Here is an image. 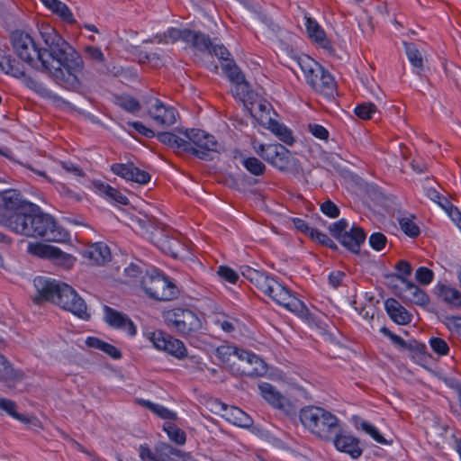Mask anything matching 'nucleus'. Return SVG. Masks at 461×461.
<instances>
[{"label": "nucleus", "mask_w": 461, "mask_h": 461, "mask_svg": "<svg viewBox=\"0 0 461 461\" xmlns=\"http://www.w3.org/2000/svg\"><path fill=\"white\" fill-rule=\"evenodd\" d=\"M312 240L317 241L322 246L330 248L334 251L338 250L337 244L327 234L320 231L319 230L314 231V235L313 238H312Z\"/></svg>", "instance_id": "69168bd1"}, {"label": "nucleus", "mask_w": 461, "mask_h": 461, "mask_svg": "<svg viewBox=\"0 0 461 461\" xmlns=\"http://www.w3.org/2000/svg\"><path fill=\"white\" fill-rule=\"evenodd\" d=\"M10 42L19 59L35 70L51 74L53 66L46 58V51L36 43L31 34L23 30H14L10 34Z\"/></svg>", "instance_id": "20e7f679"}, {"label": "nucleus", "mask_w": 461, "mask_h": 461, "mask_svg": "<svg viewBox=\"0 0 461 461\" xmlns=\"http://www.w3.org/2000/svg\"><path fill=\"white\" fill-rule=\"evenodd\" d=\"M148 114L159 125L171 126L176 122L177 111L166 105L160 99L150 97L148 102Z\"/></svg>", "instance_id": "a211bd4d"}, {"label": "nucleus", "mask_w": 461, "mask_h": 461, "mask_svg": "<svg viewBox=\"0 0 461 461\" xmlns=\"http://www.w3.org/2000/svg\"><path fill=\"white\" fill-rule=\"evenodd\" d=\"M270 130L278 139L287 145H293L294 139L293 131L285 124L279 123L277 121L270 120Z\"/></svg>", "instance_id": "58836bf2"}, {"label": "nucleus", "mask_w": 461, "mask_h": 461, "mask_svg": "<svg viewBox=\"0 0 461 461\" xmlns=\"http://www.w3.org/2000/svg\"><path fill=\"white\" fill-rule=\"evenodd\" d=\"M33 285L38 294L35 298L37 303L42 301L51 302L84 321L90 319L91 315L87 312L84 299L68 284L45 276H37L33 280Z\"/></svg>", "instance_id": "7ed1b4c3"}, {"label": "nucleus", "mask_w": 461, "mask_h": 461, "mask_svg": "<svg viewBox=\"0 0 461 461\" xmlns=\"http://www.w3.org/2000/svg\"><path fill=\"white\" fill-rule=\"evenodd\" d=\"M140 457L142 461H167L166 458L158 457V455L153 453L148 444L140 446Z\"/></svg>", "instance_id": "774afa93"}, {"label": "nucleus", "mask_w": 461, "mask_h": 461, "mask_svg": "<svg viewBox=\"0 0 461 461\" xmlns=\"http://www.w3.org/2000/svg\"><path fill=\"white\" fill-rule=\"evenodd\" d=\"M330 441L339 452L347 454L353 459H358L363 454L364 448L360 439L344 431L341 424Z\"/></svg>", "instance_id": "dca6fc26"}, {"label": "nucleus", "mask_w": 461, "mask_h": 461, "mask_svg": "<svg viewBox=\"0 0 461 461\" xmlns=\"http://www.w3.org/2000/svg\"><path fill=\"white\" fill-rule=\"evenodd\" d=\"M180 132L186 138L185 153L210 161L213 158L212 154L218 152L219 143L213 135L194 128L185 129Z\"/></svg>", "instance_id": "9d476101"}, {"label": "nucleus", "mask_w": 461, "mask_h": 461, "mask_svg": "<svg viewBox=\"0 0 461 461\" xmlns=\"http://www.w3.org/2000/svg\"><path fill=\"white\" fill-rule=\"evenodd\" d=\"M95 186L106 200L122 205H127L129 203V199L118 189L111 186L110 185L99 181L95 184Z\"/></svg>", "instance_id": "473e14b6"}, {"label": "nucleus", "mask_w": 461, "mask_h": 461, "mask_svg": "<svg viewBox=\"0 0 461 461\" xmlns=\"http://www.w3.org/2000/svg\"><path fill=\"white\" fill-rule=\"evenodd\" d=\"M431 350L438 357L447 356L449 354V346L445 339L439 337H431L429 339Z\"/></svg>", "instance_id": "8fccbe9b"}, {"label": "nucleus", "mask_w": 461, "mask_h": 461, "mask_svg": "<svg viewBox=\"0 0 461 461\" xmlns=\"http://www.w3.org/2000/svg\"><path fill=\"white\" fill-rule=\"evenodd\" d=\"M284 146L282 144H260L258 149H256V152L268 164H272V161L276 158L279 154L280 149H282Z\"/></svg>", "instance_id": "c03bdc74"}, {"label": "nucleus", "mask_w": 461, "mask_h": 461, "mask_svg": "<svg viewBox=\"0 0 461 461\" xmlns=\"http://www.w3.org/2000/svg\"><path fill=\"white\" fill-rule=\"evenodd\" d=\"M187 39L188 41H186V44L202 53H208L210 49H212V42L210 36L200 31H193L189 29V35Z\"/></svg>", "instance_id": "7c9ffc66"}, {"label": "nucleus", "mask_w": 461, "mask_h": 461, "mask_svg": "<svg viewBox=\"0 0 461 461\" xmlns=\"http://www.w3.org/2000/svg\"><path fill=\"white\" fill-rule=\"evenodd\" d=\"M236 352H237L236 347L229 346V345H222L216 348L215 355L223 363H228L230 361L231 357L236 356Z\"/></svg>", "instance_id": "6e6d98bb"}, {"label": "nucleus", "mask_w": 461, "mask_h": 461, "mask_svg": "<svg viewBox=\"0 0 461 461\" xmlns=\"http://www.w3.org/2000/svg\"><path fill=\"white\" fill-rule=\"evenodd\" d=\"M15 63L17 64V67L21 68L23 70V75L15 77L23 78V83L26 87H28L29 89H31L38 94H41L45 90L44 86L41 82L34 79L33 77L27 76L25 73L24 67L23 65H21V63L19 61H17L16 59H15Z\"/></svg>", "instance_id": "de8ad7c7"}, {"label": "nucleus", "mask_w": 461, "mask_h": 461, "mask_svg": "<svg viewBox=\"0 0 461 461\" xmlns=\"http://www.w3.org/2000/svg\"><path fill=\"white\" fill-rule=\"evenodd\" d=\"M217 274L222 280L230 284H236L239 280L238 273L228 266H220Z\"/></svg>", "instance_id": "052dcab7"}, {"label": "nucleus", "mask_w": 461, "mask_h": 461, "mask_svg": "<svg viewBox=\"0 0 461 461\" xmlns=\"http://www.w3.org/2000/svg\"><path fill=\"white\" fill-rule=\"evenodd\" d=\"M140 285L146 295L156 301H172L176 299L180 294L176 285L158 269L148 271L142 276Z\"/></svg>", "instance_id": "1a4fd4ad"}, {"label": "nucleus", "mask_w": 461, "mask_h": 461, "mask_svg": "<svg viewBox=\"0 0 461 461\" xmlns=\"http://www.w3.org/2000/svg\"><path fill=\"white\" fill-rule=\"evenodd\" d=\"M235 357L247 365L238 366L236 369L232 368V371L236 372L237 375L248 377H258L266 374L267 367L265 362L253 352L237 348Z\"/></svg>", "instance_id": "2eb2a0df"}, {"label": "nucleus", "mask_w": 461, "mask_h": 461, "mask_svg": "<svg viewBox=\"0 0 461 461\" xmlns=\"http://www.w3.org/2000/svg\"><path fill=\"white\" fill-rule=\"evenodd\" d=\"M255 286L277 304L293 312L303 314L308 311L303 302L295 297L291 290L267 273L263 276Z\"/></svg>", "instance_id": "6e6552de"}, {"label": "nucleus", "mask_w": 461, "mask_h": 461, "mask_svg": "<svg viewBox=\"0 0 461 461\" xmlns=\"http://www.w3.org/2000/svg\"><path fill=\"white\" fill-rule=\"evenodd\" d=\"M299 420L304 429L324 441L331 440L341 423L335 414L314 405L303 407L299 411Z\"/></svg>", "instance_id": "423d86ee"}, {"label": "nucleus", "mask_w": 461, "mask_h": 461, "mask_svg": "<svg viewBox=\"0 0 461 461\" xmlns=\"http://www.w3.org/2000/svg\"><path fill=\"white\" fill-rule=\"evenodd\" d=\"M321 211L326 216L335 219L340 214V210L331 200H326L321 204Z\"/></svg>", "instance_id": "e2e57ef3"}, {"label": "nucleus", "mask_w": 461, "mask_h": 461, "mask_svg": "<svg viewBox=\"0 0 461 461\" xmlns=\"http://www.w3.org/2000/svg\"><path fill=\"white\" fill-rule=\"evenodd\" d=\"M417 282L422 285H429L434 278V273L426 267H420L415 273Z\"/></svg>", "instance_id": "4d7b16f0"}, {"label": "nucleus", "mask_w": 461, "mask_h": 461, "mask_svg": "<svg viewBox=\"0 0 461 461\" xmlns=\"http://www.w3.org/2000/svg\"><path fill=\"white\" fill-rule=\"evenodd\" d=\"M354 425L357 429H361L368 434L375 442L381 445H391L392 439H386L379 431V429L372 423L363 420L358 416H353Z\"/></svg>", "instance_id": "c756f323"}, {"label": "nucleus", "mask_w": 461, "mask_h": 461, "mask_svg": "<svg viewBox=\"0 0 461 461\" xmlns=\"http://www.w3.org/2000/svg\"><path fill=\"white\" fill-rule=\"evenodd\" d=\"M155 137L159 142L174 149L176 153H185V139L169 131L158 132Z\"/></svg>", "instance_id": "2f4dec72"}, {"label": "nucleus", "mask_w": 461, "mask_h": 461, "mask_svg": "<svg viewBox=\"0 0 461 461\" xmlns=\"http://www.w3.org/2000/svg\"><path fill=\"white\" fill-rule=\"evenodd\" d=\"M144 336L156 349L166 352L179 360L187 357V348L181 339L161 330L145 331Z\"/></svg>", "instance_id": "9b49d317"}, {"label": "nucleus", "mask_w": 461, "mask_h": 461, "mask_svg": "<svg viewBox=\"0 0 461 461\" xmlns=\"http://www.w3.org/2000/svg\"><path fill=\"white\" fill-rule=\"evenodd\" d=\"M221 410L224 411L222 417L229 422L241 427L249 428L253 425V420L245 411L236 406H229L226 403L220 402Z\"/></svg>", "instance_id": "b1692460"}, {"label": "nucleus", "mask_w": 461, "mask_h": 461, "mask_svg": "<svg viewBox=\"0 0 461 461\" xmlns=\"http://www.w3.org/2000/svg\"><path fill=\"white\" fill-rule=\"evenodd\" d=\"M297 62L304 75L306 83L315 92L329 100L335 98L338 95L337 83L327 69L307 55L298 58Z\"/></svg>", "instance_id": "0eeeda50"}, {"label": "nucleus", "mask_w": 461, "mask_h": 461, "mask_svg": "<svg viewBox=\"0 0 461 461\" xmlns=\"http://www.w3.org/2000/svg\"><path fill=\"white\" fill-rule=\"evenodd\" d=\"M111 171L127 181H132L140 185H146L151 179L149 172L140 169L132 162L126 164L113 163L111 166Z\"/></svg>", "instance_id": "aec40b11"}, {"label": "nucleus", "mask_w": 461, "mask_h": 461, "mask_svg": "<svg viewBox=\"0 0 461 461\" xmlns=\"http://www.w3.org/2000/svg\"><path fill=\"white\" fill-rule=\"evenodd\" d=\"M163 430L167 434L169 439L176 445L182 446L186 441L185 432L172 421H166L163 424Z\"/></svg>", "instance_id": "4c0bfd02"}, {"label": "nucleus", "mask_w": 461, "mask_h": 461, "mask_svg": "<svg viewBox=\"0 0 461 461\" xmlns=\"http://www.w3.org/2000/svg\"><path fill=\"white\" fill-rule=\"evenodd\" d=\"M413 218L414 215H411V218L402 217L398 220L401 230L411 239L417 238L420 233V227L413 221Z\"/></svg>", "instance_id": "49530a36"}, {"label": "nucleus", "mask_w": 461, "mask_h": 461, "mask_svg": "<svg viewBox=\"0 0 461 461\" xmlns=\"http://www.w3.org/2000/svg\"><path fill=\"white\" fill-rule=\"evenodd\" d=\"M167 325L186 339L205 334L206 321L202 313L187 307H175L164 312Z\"/></svg>", "instance_id": "39448f33"}, {"label": "nucleus", "mask_w": 461, "mask_h": 461, "mask_svg": "<svg viewBox=\"0 0 461 461\" xmlns=\"http://www.w3.org/2000/svg\"><path fill=\"white\" fill-rule=\"evenodd\" d=\"M386 243L387 238L382 232H374L369 237V244L371 248L376 251H381L384 249Z\"/></svg>", "instance_id": "680f3d73"}, {"label": "nucleus", "mask_w": 461, "mask_h": 461, "mask_svg": "<svg viewBox=\"0 0 461 461\" xmlns=\"http://www.w3.org/2000/svg\"><path fill=\"white\" fill-rule=\"evenodd\" d=\"M156 452L158 454V457L169 458V456H182L183 452L176 447H173L167 443H161L156 447Z\"/></svg>", "instance_id": "5fc2aeb1"}, {"label": "nucleus", "mask_w": 461, "mask_h": 461, "mask_svg": "<svg viewBox=\"0 0 461 461\" xmlns=\"http://www.w3.org/2000/svg\"><path fill=\"white\" fill-rule=\"evenodd\" d=\"M23 373L15 369L8 358L0 353V382L8 387H12L15 383L22 381Z\"/></svg>", "instance_id": "a878e982"}, {"label": "nucleus", "mask_w": 461, "mask_h": 461, "mask_svg": "<svg viewBox=\"0 0 461 461\" xmlns=\"http://www.w3.org/2000/svg\"><path fill=\"white\" fill-rule=\"evenodd\" d=\"M233 95L239 97L243 102H249L251 104L254 103V92L250 89L249 83L244 77V80L237 81L234 83Z\"/></svg>", "instance_id": "ea45409f"}, {"label": "nucleus", "mask_w": 461, "mask_h": 461, "mask_svg": "<svg viewBox=\"0 0 461 461\" xmlns=\"http://www.w3.org/2000/svg\"><path fill=\"white\" fill-rule=\"evenodd\" d=\"M305 27L308 37L317 44H319L321 48L325 50L331 49V43L326 37V32L322 29V27L318 23V22L312 18L305 16Z\"/></svg>", "instance_id": "bb28decb"}, {"label": "nucleus", "mask_w": 461, "mask_h": 461, "mask_svg": "<svg viewBox=\"0 0 461 461\" xmlns=\"http://www.w3.org/2000/svg\"><path fill=\"white\" fill-rule=\"evenodd\" d=\"M209 54L216 56L221 62H227V59H232L230 53L227 48L222 44H212Z\"/></svg>", "instance_id": "0e129e2a"}, {"label": "nucleus", "mask_w": 461, "mask_h": 461, "mask_svg": "<svg viewBox=\"0 0 461 461\" xmlns=\"http://www.w3.org/2000/svg\"><path fill=\"white\" fill-rule=\"evenodd\" d=\"M391 277L400 280L403 285L404 287L402 289V293L399 296L404 302L409 301L411 303L420 306H425L429 303V295L413 282L401 275H391Z\"/></svg>", "instance_id": "412c9836"}, {"label": "nucleus", "mask_w": 461, "mask_h": 461, "mask_svg": "<svg viewBox=\"0 0 461 461\" xmlns=\"http://www.w3.org/2000/svg\"><path fill=\"white\" fill-rule=\"evenodd\" d=\"M113 103L118 107L131 113H138L141 108L140 102L133 96L128 95H115Z\"/></svg>", "instance_id": "e433bc0d"}, {"label": "nucleus", "mask_w": 461, "mask_h": 461, "mask_svg": "<svg viewBox=\"0 0 461 461\" xmlns=\"http://www.w3.org/2000/svg\"><path fill=\"white\" fill-rule=\"evenodd\" d=\"M258 389L261 396L273 408L286 415H291L294 412V405L290 400L283 395L273 384L264 382L258 384Z\"/></svg>", "instance_id": "f3484780"}, {"label": "nucleus", "mask_w": 461, "mask_h": 461, "mask_svg": "<svg viewBox=\"0 0 461 461\" xmlns=\"http://www.w3.org/2000/svg\"><path fill=\"white\" fill-rule=\"evenodd\" d=\"M241 164L251 175L259 176L264 175L266 172L265 164L255 157L243 158L241 160Z\"/></svg>", "instance_id": "a18cd8bd"}, {"label": "nucleus", "mask_w": 461, "mask_h": 461, "mask_svg": "<svg viewBox=\"0 0 461 461\" xmlns=\"http://www.w3.org/2000/svg\"><path fill=\"white\" fill-rule=\"evenodd\" d=\"M221 69L232 84L237 81L240 82V80H244L245 75L234 59H227V62H221Z\"/></svg>", "instance_id": "37998d69"}, {"label": "nucleus", "mask_w": 461, "mask_h": 461, "mask_svg": "<svg viewBox=\"0 0 461 461\" xmlns=\"http://www.w3.org/2000/svg\"><path fill=\"white\" fill-rule=\"evenodd\" d=\"M85 57L86 59L91 60L96 64H104L105 58L99 47L86 46L84 50Z\"/></svg>", "instance_id": "864d4df0"}, {"label": "nucleus", "mask_w": 461, "mask_h": 461, "mask_svg": "<svg viewBox=\"0 0 461 461\" xmlns=\"http://www.w3.org/2000/svg\"><path fill=\"white\" fill-rule=\"evenodd\" d=\"M267 272L259 271L257 269H254L249 266H243L241 267V274L242 276L249 280L251 284L256 285L258 282L263 277V276Z\"/></svg>", "instance_id": "13d9d810"}, {"label": "nucleus", "mask_w": 461, "mask_h": 461, "mask_svg": "<svg viewBox=\"0 0 461 461\" xmlns=\"http://www.w3.org/2000/svg\"><path fill=\"white\" fill-rule=\"evenodd\" d=\"M104 321L110 327L125 331L130 337L137 334V327L131 318L108 305L104 306Z\"/></svg>", "instance_id": "6ab92c4d"}, {"label": "nucleus", "mask_w": 461, "mask_h": 461, "mask_svg": "<svg viewBox=\"0 0 461 461\" xmlns=\"http://www.w3.org/2000/svg\"><path fill=\"white\" fill-rule=\"evenodd\" d=\"M139 402L151 411L153 413L157 414L158 417L164 420H168V421H173L177 419L176 413L173 411L166 408L163 405L154 403L148 400H140Z\"/></svg>", "instance_id": "c9c22d12"}, {"label": "nucleus", "mask_w": 461, "mask_h": 461, "mask_svg": "<svg viewBox=\"0 0 461 461\" xmlns=\"http://www.w3.org/2000/svg\"><path fill=\"white\" fill-rule=\"evenodd\" d=\"M83 257L92 264L101 266L110 261L112 256L110 249L105 243L96 242L86 248Z\"/></svg>", "instance_id": "393cba45"}, {"label": "nucleus", "mask_w": 461, "mask_h": 461, "mask_svg": "<svg viewBox=\"0 0 461 461\" xmlns=\"http://www.w3.org/2000/svg\"><path fill=\"white\" fill-rule=\"evenodd\" d=\"M380 332L387 337L398 350L408 352L412 359L423 360L427 357V346L424 343L419 342L415 339L404 340L385 326L380 329Z\"/></svg>", "instance_id": "ddd939ff"}, {"label": "nucleus", "mask_w": 461, "mask_h": 461, "mask_svg": "<svg viewBox=\"0 0 461 461\" xmlns=\"http://www.w3.org/2000/svg\"><path fill=\"white\" fill-rule=\"evenodd\" d=\"M404 46L409 61L415 68L416 73L420 75L423 70V59L420 52L413 43L404 42Z\"/></svg>", "instance_id": "a19ab883"}, {"label": "nucleus", "mask_w": 461, "mask_h": 461, "mask_svg": "<svg viewBox=\"0 0 461 461\" xmlns=\"http://www.w3.org/2000/svg\"><path fill=\"white\" fill-rule=\"evenodd\" d=\"M384 309L390 319L399 325H407L412 321V314L394 298L385 300Z\"/></svg>", "instance_id": "5701e85b"}, {"label": "nucleus", "mask_w": 461, "mask_h": 461, "mask_svg": "<svg viewBox=\"0 0 461 461\" xmlns=\"http://www.w3.org/2000/svg\"><path fill=\"white\" fill-rule=\"evenodd\" d=\"M434 293L447 304L461 307V293L456 288L439 283L435 286Z\"/></svg>", "instance_id": "c85d7f7f"}, {"label": "nucleus", "mask_w": 461, "mask_h": 461, "mask_svg": "<svg viewBox=\"0 0 461 461\" xmlns=\"http://www.w3.org/2000/svg\"><path fill=\"white\" fill-rule=\"evenodd\" d=\"M166 34L167 40H169V42L171 43H175L178 41H182L186 43V41H188L187 37L189 35V29L170 27L166 31Z\"/></svg>", "instance_id": "603ef678"}, {"label": "nucleus", "mask_w": 461, "mask_h": 461, "mask_svg": "<svg viewBox=\"0 0 461 461\" xmlns=\"http://www.w3.org/2000/svg\"><path fill=\"white\" fill-rule=\"evenodd\" d=\"M0 208L2 224L16 234L58 243L70 238L52 215L37 204L23 200L14 190L0 193Z\"/></svg>", "instance_id": "f257e3e1"}, {"label": "nucleus", "mask_w": 461, "mask_h": 461, "mask_svg": "<svg viewBox=\"0 0 461 461\" xmlns=\"http://www.w3.org/2000/svg\"><path fill=\"white\" fill-rule=\"evenodd\" d=\"M425 194L429 199L438 204L440 207L443 205L447 206L451 203L434 187L425 188Z\"/></svg>", "instance_id": "bf43d9fd"}, {"label": "nucleus", "mask_w": 461, "mask_h": 461, "mask_svg": "<svg viewBox=\"0 0 461 461\" xmlns=\"http://www.w3.org/2000/svg\"><path fill=\"white\" fill-rule=\"evenodd\" d=\"M40 34L46 48V58L50 61H57L59 67H53L51 77L63 88L69 91H79L82 82L79 78L84 68L81 55L66 41L58 32L50 26H42Z\"/></svg>", "instance_id": "f03ea898"}, {"label": "nucleus", "mask_w": 461, "mask_h": 461, "mask_svg": "<svg viewBox=\"0 0 461 461\" xmlns=\"http://www.w3.org/2000/svg\"><path fill=\"white\" fill-rule=\"evenodd\" d=\"M0 68L6 75L18 77L23 75L21 68L17 67L15 59L6 51L0 49Z\"/></svg>", "instance_id": "f704fd0d"}, {"label": "nucleus", "mask_w": 461, "mask_h": 461, "mask_svg": "<svg viewBox=\"0 0 461 461\" xmlns=\"http://www.w3.org/2000/svg\"><path fill=\"white\" fill-rule=\"evenodd\" d=\"M296 161L297 159L292 156L291 151L284 146L274 161H272L271 166L281 172H287L295 166Z\"/></svg>", "instance_id": "72a5a7b5"}, {"label": "nucleus", "mask_w": 461, "mask_h": 461, "mask_svg": "<svg viewBox=\"0 0 461 461\" xmlns=\"http://www.w3.org/2000/svg\"><path fill=\"white\" fill-rule=\"evenodd\" d=\"M348 221L346 219H340L330 225L329 231L334 239L339 241L341 237L348 231Z\"/></svg>", "instance_id": "3c124183"}, {"label": "nucleus", "mask_w": 461, "mask_h": 461, "mask_svg": "<svg viewBox=\"0 0 461 461\" xmlns=\"http://www.w3.org/2000/svg\"><path fill=\"white\" fill-rule=\"evenodd\" d=\"M366 234L364 229L353 224L339 241L348 251L358 254L361 245L366 241Z\"/></svg>", "instance_id": "4be33fe9"}, {"label": "nucleus", "mask_w": 461, "mask_h": 461, "mask_svg": "<svg viewBox=\"0 0 461 461\" xmlns=\"http://www.w3.org/2000/svg\"><path fill=\"white\" fill-rule=\"evenodd\" d=\"M153 241L163 253L175 258L185 251L180 233L176 230L162 229L158 234L153 235Z\"/></svg>", "instance_id": "4468645a"}, {"label": "nucleus", "mask_w": 461, "mask_h": 461, "mask_svg": "<svg viewBox=\"0 0 461 461\" xmlns=\"http://www.w3.org/2000/svg\"><path fill=\"white\" fill-rule=\"evenodd\" d=\"M27 252L41 259H47L65 269H70L76 262V258L68 253L62 251L58 247L41 242H30Z\"/></svg>", "instance_id": "f8f14e48"}, {"label": "nucleus", "mask_w": 461, "mask_h": 461, "mask_svg": "<svg viewBox=\"0 0 461 461\" xmlns=\"http://www.w3.org/2000/svg\"><path fill=\"white\" fill-rule=\"evenodd\" d=\"M127 124L133 128L139 134L148 138L152 139L156 136V132L145 126L141 122H128Z\"/></svg>", "instance_id": "338daca9"}, {"label": "nucleus", "mask_w": 461, "mask_h": 461, "mask_svg": "<svg viewBox=\"0 0 461 461\" xmlns=\"http://www.w3.org/2000/svg\"><path fill=\"white\" fill-rule=\"evenodd\" d=\"M16 409L15 402L6 398H0V414L5 413L17 420L27 423L29 420L23 414L19 413Z\"/></svg>", "instance_id": "79ce46f5"}, {"label": "nucleus", "mask_w": 461, "mask_h": 461, "mask_svg": "<svg viewBox=\"0 0 461 461\" xmlns=\"http://www.w3.org/2000/svg\"><path fill=\"white\" fill-rule=\"evenodd\" d=\"M41 4L53 14L57 15L64 23L74 24L77 23L74 14L67 4L60 0H40Z\"/></svg>", "instance_id": "cd10ccee"}, {"label": "nucleus", "mask_w": 461, "mask_h": 461, "mask_svg": "<svg viewBox=\"0 0 461 461\" xmlns=\"http://www.w3.org/2000/svg\"><path fill=\"white\" fill-rule=\"evenodd\" d=\"M376 112H377L376 105L370 102H365L360 104H357L354 109L355 114L362 120L372 119L373 115Z\"/></svg>", "instance_id": "09e8293b"}]
</instances>
